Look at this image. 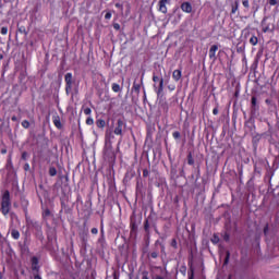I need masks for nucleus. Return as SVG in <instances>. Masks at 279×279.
Wrapping results in <instances>:
<instances>
[{
  "mask_svg": "<svg viewBox=\"0 0 279 279\" xmlns=\"http://www.w3.org/2000/svg\"><path fill=\"white\" fill-rule=\"evenodd\" d=\"M3 58V56H0V60Z\"/></svg>",
  "mask_w": 279,
  "mask_h": 279,
  "instance_id": "61",
  "label": "nucleus"
},
{
  "mask_svg": "<svg viewBox=\"0 0 279 279\" xmlns=\"http://www.w3.org/2000/svg\"><path fill=\"white\" fill-rule=\"evenodd\" d=\"M8 171H12L14 169V163L12 162V154L9 155L5 166Z\"/></svg>",
  "mask_w": 279,
  "mask_h": 279,
  "instance_id": "14",
  "label": "nucleus"
},
{
  "mask_svg": "<svg viewBox=\"0 0 279 279\" xmlns=\"http://www.w3.org/2000/svg\"><path fill=\"white\" fill-rule=\"evenodd\" d=\"M141 86H143V78H141L140 82L134 81L132 93H135L136 95H141Z\"/></svg>",
  "mask_w": 279,
  "mask_h": 279,
  "instance_id": "10",
  "label": "nucleus"
},
{
  "mask_svg": "<svg viewBox=\"0 0 279 279\" xmlns=\"http://www.w3.org/2000/svg\"><path fill=\"white\" fill-rule=\"evenodd\" d=\"M268 232H269V225L267 223V225L264 227V234H265V236H267Z\"/></svg>",
  "mask_w": 279,
  "mask_h": 279,
  "instance_id": "40",
  "label": "nucleus"
},
{
  "mask_svg": "<svg viewBox=\"0 0 279 279\" xmlns=\"http://www.w3.org/2000/svg\"><path fill=\"white\" fill-rule=\"evenodd\" d=\"M27 156H28L27 151H23L21 158L23 160H27Z\"/></svg>",
  "mask_w": 279,
  "mask_h": 279,
  "instance_id": "47",
  "label": "nucleus"
},
{
  "mask_svg": "<svg viewBox=\"0 0 279 279\" xmlns=\"http://www.w3.org/2000/svg\"><path fill=\"white\" fill-rule=\"evenodd\" d=\"M90 232H92V234H99V229L93 228V229L90 230Z\"/></svg>",
  "mask_w": 279,
  "mask_h": 279,
  "instance_id": "48",
  "label": "nucleus"
},
{
  "mask_svg": "<svg viewBox=\"0 0 279 279\" xmlns=\"http://www.w3.org/2000/svg\"><path fill=\"white\" fill-rule=\"evenodd\" d=\"M96 125H97V128H100V129L106 128V120H104V119L96 120Z\"/></svg>",
  "mask_w": 279,
  "mask_h": 279,
  "instance_id": "21",
  "label": "nucleus"
},
{
  "mask_svg": "<svg viewBox=\"0 0 279 279\" xmlns=\"http://www.w3.org/2000/svg\"><path fill=\"white\" fill-rule=\"evenodd\" d=\"M105 19H106V21H110V19H112V13L111 12H107L105 14Z\"/></svg>",
  "mask_w": 279,
  "mask_h": 279,
  "instance_id": "39",
  "label": "nucleus"
},
{
  "mask_svg": "<svg viewBox=\"0 0 279 279\" xmlns=\"http://www.w3.org/2000/svg\"><path fill=\"white\" fill-rule=\"evenodd\" d=\"M262 32L264 34H267V33H274V31L276 29V27L274 26V24L269 23L267 24V17H265L263 21H262Z\"/></svg>",
  "mask_w": 279,
  "mask_h": 279,
  "instance_id": "4",
  "label": "nucleus"
},
{
  "mask_svg": "<svg viewBox=\"0 0 279 279\" xmlns=\"http://www.w3.org/2000/svg\"><path fill=\"white\" fill-rule=\"evenodd\" d=\"M80 236H81V239H82L83 242H86V241H87L86 236H88V232H86V233H80Z\"/></svg>",
  "mask_w": 279,
  "mask_h": 279,
  "instance_id": "37",
  "label": "nucleus"
},
{
  "mask_svg": "<svg viewBox=\"0 0 279 279\" xmlns=\"http://www.w3.org/2000/svg\"><path fill=\"white\" fill-rule=\"evenodd\" d=\"M171 0H159L158 5H159V12L162 14H167L168 9H167V3H169Z\"/></svg>",
  "mask_w": 279,
  "mask_h": 279,
  "instance_id": "9",
  "label": "nucleus"
},
{
  "mask_svg": "<svg viewBox=\"0 0 279 279\" xmlns=\"http://www.w3.org/2000/svg\"><path fill=\"white\" fill-rule=\"evenodd\" d=\"M162 90H165V78L160 77L157 95H160V93H162Z\"/></svg>",
  "mask_w": 279,
  "mask_h": 279,
  "instance_id": "16",
  "label": "nucleus"
},
{
  "mask_svg": "<svg viewBox=\"0 0 279 279\" xmlns=\"http://www.w3.org/2000/svg\"><path fill=\"white\" fill-rule=\"evenodd\" d=\"M172 138H174V141H180V138H182V133H180V131H174L172 133Z\"/></svg>",
  "mask_w": 279,
  "mask_h": 279,
  "instance_id": "24",
  "label": "nucleus"
},
{
  "mask_svg": "<svg viewBox=\"0 0 279 279\" xmlns=\"http://www.w3.org/2000/svg\"><path fill=\"white\" fill-rule=\"evenodd\" d=\"M213 114L215 117H217V114H219V104L218 102L216 104V107L213 109Z\"/></svg>",
  "mask_w": 279,
  "mask_h": 279,
  "instance_id": "30",
  "label": "nucleus"
},
{
  "mask_svg": "<svg viewBox=\"0 0 279 279\" xmlns=\"http://www.w3.org/2000/svg\"><path fill=\"white\" fill-rule=\"evenodd\" d=\"M136 230V222H131V232H135Z\"/></svg>",
  "mask_w": 279,
  "mask_h": 279,
  "instance_id": "45",
  "label": "nucleus"
},
{
  "mask_svg": "<svg viewBox=\"0 0 279 279\" xmlns=\"http://www.w3.org/2000/svg\"><path fill=\"white\" fill-rule=\"evenodd\" d=\"M95 276H97V272H96V271H93V272H92V277H95Z\"/></svg>",
  "mask_w": 279,
  "mask_h": 279,
  "instance_id": "60",
  "label": "nucleus"
},
{
  "mask_svg": "<svg viewBox=\"0 0 279 279\" xmlns=\"http://www.w3.org/2000/svg\"><path fill=\"white\" fill-rule=\"evenodd\" d=\"M238 11H239V1H235V2L231 5V14H236Z\"/></svg>",
  "mask_w": 279,
  "mask_h": 279,
  "instance_id": "20",
  "label": "nucleus"
},
{
  "mask_svg": "<svg viewBox=\"0 0 279 279\" xmlns=\"http://www.w3.org/2000/svg\"><path fill=\"white\" fill-rule=\"evenodd\" d=\"M217 51H219V46L213 45L209 49V60H213V62L217 61Z\"/></svg>",
  "mask_w": 279,
  "mask_h": 279,
  "instance_id": "8",
  "label": "nucleus"
},
{
  "mask_svg": "<svg viewBox=\"0 0 279 279\" xmlns=\"http://www.w3.org/2000/svg\"><path fill=\"white\" fill-rule=\"evenodd\" d=\"M210 241L214 245H217V243H219V241H220L219 235L217 233H214Z\"/></svg>",
  "mask_w": 279,
  "mask_h": 279,
  "instance_id": "25",
  "label": "nucleus"
},
{
  "mask_svg": "<svg viewBox=\"0 0 279 279\" xmlns=\"http://www.w3.org/2000/svg\"><path fill=\"white\" fill-rule=\"evenodd\" d=\"M229 263H230V251H227L223 265H228Z\"/></svg>",
  "mask_w": 279,
  "mask_h": 279,
  "instance_id": "28",
  "label": "nucleus"
},
{
  "mask_svg": "<svg viewBox=\"0 0 279 279\" xmlns=\"http://www.w3.org/2000/svg\"><path fill=\"white\" fill-rule=\"evenodd\" d=\"M149 177V170L144 169L143 170V178H148Z\"/></svg>",
  "mask_w": 279,
  "mask_h": 279,
  "instance_id": "43",
  "label": "nucleus"
},
{
  "mask_svg": "<svg viewBox=\"0 0 279 279\" xmlns=\"http://www.w3.org/2000/svg\"><path fill=\"white\" fill-rule=\"evenodd\" d=\"M265 104H267V106H271V99H266Z\"/></svg>",
  "mask_w": 279,
  "mask_h": 279,
  "instance_id": "53",
  "label": "nucleus"
},
{
  "mask_svg": "<svg viewBox=\"0 0 279 279\" xmlns=\"http://www.w3.org/2000/svg\"><path fill=\"white\" fill-rule=\"evenodd\" d=\"M65 81V93L69 95L73 89V74L71 72L66 73L64 76Z\"/></svg>",
  "mask_w": 279,
  "mask_h": 279,
  "instance_id": "3",
  "label": "nucleus"
},
{
  "mask_svg": "<svg viewBox=\"0 0 279 279\" xmlns=\"http://www.w3.org/2000/svg\"><path fill=\"white\" fill-rule=\"evenodd\" d=\"M12 209V199L10 198V191L5 190L1 196L0 202V211L3 217H8L10 215V210Z\"/></svg>",
  "mask_w": 279,
  "mask_h": 279,
  "instance_id": "1",
  "label": "nucleus"
},
{
  "mask_svg": "<svg viewBox=\"0 0 279 279\" xmlns=\"http://www.w3.org/2000/svg\"><path fill=\"white\" fill-rule=\"evenodd\" d=\"M269 5H278V0H269Z\"/></svg>",
  "mask_w": 279,
  "mask_h": 279,
  "instance_id": "49",
  "label": "nucleus"
},
{
  "mask_svg": "<svg viewBox=\"0 0 279 279\" xmlns=\"http://www.w3.org/2000/svg\"><path fill=\"white\" fill-rule=\"evenodd\" d=\"M142 279H149V271L143 270L142 271Z\"/></svg>",
  "mask_w": 279,
  "mask_h": 279,
  "instance_id": "35",
  "label": "nucleus"
},
{
  "mask_svg": "<svg viewBox=\"0 0 279 279\" xmlns=\"http://www.w3.org/2000/svg\"><path fill=\"white\" fill-rule=\"evenodd\" d=\"M24 215H25V219H27V217H29V213L27 210V207L24 208Z\"/></svg>",
  "mask_w": 279,
  "mask_h": 279,
  "instance_id": "51",
  "label": "nucleus"
},
{
  "mask_svg": "<svg viewBox=\"0 0 279 279\" xmlns=\"http://www.w3.org/2000/svg\"><path fill=\"white\" fill-rule=\"evenodd\" d=\"M100 233H101V239H104V225H101Z\"/></svg>",
  "mask_w": 279,
  "mask_h": 279,
  "instance_id": "55",
  "label": "nucleus"
},
{
  "mask_svg": "<svg viewBox=\"0 0 279 279\" xmlns=\"http://www.w3.org/2000/svg\"><path fill=\"white\" fill-rule=\"evenodd\" d=\"M144 230H145L146 234H149V219H145Z\"/></svg>",
  "mask_w": 279,
  "mask_h": 279,
  "instance_id": "26",
  "label": "nucleus"
},
{
  "mask_svg": "<svg viewBox=\"0 0 279 279\" xmlns=\"http://www.w3.org/2000/svg\"><path fill=\"white\" fill-rule=\"evenodd\" d=\"M154 279H165L162 276H156Z\"/></svg>",
  "mask_w": 279,
  "mask_h": 279,
  "instance_id": "57",
  "label": "nucleus"
},
{
  "mask_svg": "<svg viewBox=\"0 0 279 279\" xmlns=\"http://www.w3.org/2000/svg\"><path fill=\"white\" fill-rule=\"evenodd\" d=\"M43 219H47V217H51V210L49 208H45L41 213Z\"/></svg>",
  "mask_w": 279,
  "mask_h": 279,
  "instance_id": "19",
  "label": "nucleus"
},
{
  "mask_svg": "<svg viewBox=\"0 0 279 279\" xmlns=\"http://www.w3.org/2000/svg\"><path fill=\"white\" fill-rule=\"evenodd\" d=\"M181 10L182 12H185V14H191V12H193V5L191 2H183L181 4Z\"/></svg>",
  "mask_w": 279,
  "mask_h": 279,
  "instance_id": "11",
  "label": "nucleus"
},
{
  "mask_svg": "<svg viewBox=\"0 0 279 279\" xmlns=\"http://www.w3.org/2000/svg\"><path fill=\"white\" fill-rule=\"evenodd\" d=\"M95 124V120L92 117H88L86 119V125H94Z\"/></svg>",
  "mask_w": 279,
  "mask_h": 279,
  "instance_id": "31",
  "label": "nucleus"
},
{
  "mask_svg": "<svg viewBox=\"0 0 279 279\" xmlns=\"http://www.w3.org/2000/svg\"><path fill=\"white\" fill-rule=\"evenodd\" d=\"M153 82H155V84L157 82H160V78L158 77V75H156V74L153 75Z\"/></svg>",
  "mask_w": 279,
  "mask_h": 279,
  "instance_id": "46",
  "label": "nucleus"
},
{
  "mask_svg": "<svg viewBox=\"0 0 279 279\" xmlns=\"http://www.w3.org/2000/svg\"><path fill=\"white\" fill-rule=\"evenodd\" d=\"M0 34H1L2 36H7V35H8V26H2V27L0 28Z\"/></svg>",
  "mask_w": 279,
  "mask_h": 279,
  "instance_id": "29",
  "label": "nucleus"
},
{
  "mask_svg": "<svg viewBox=\"0 0 279 279\" xmlns=\"http://www.w3.org/2000/svg\"><path fill=\"white\" fill-rule=\"evenodd\" d=\"M250 44L253 45V47H256V45H258V37H256L255 35H253L250 38Z\"/></svg>",
  "mask_w": 279,
  "mask_h": 279,
  "instance_id": "23",
  "label": "nucleus"
},
{
  "mask_svg": "<svg viewBox=\"0 0 279 279\" xmlns=\"http://www.w3.org/2000/svg\"><path fill=\"white\" fill-rule=\"evenodd\" d=\"M40 259H38V257L36 256H33L31 258V267H32V270L35 271V274H39L40 272Z\"/></svg>",
  "mask_w": 279,
  "mask_h": 279,
  "instance_id": "5",
  "label": "nucleus"
},
{
  "mask_svg": "<svg viewBox=\"0 0 279 279\" xmlns=\"http://www.w3.org/2000/svg\"><path fill=\"white\" fill-rule=\"evenodd\" d=\"M84 114H86L87 117L90 116L93 113V110L89 108V107H86L84 110H83Z\"/></svg>",
  "mask_w": 279,
  "mask_h": 279,
  "instance_id": "34",
  "label": "nucleus"
},
{
  "mask_svg": "<svg viewBox=\"0 0 279 279\" xmlns=\"http://www.w3.org/2000/svg\"><path fill=\"white\" fill-rule=\"evenodd\" d=\"M23 169H24V171H29V163L26 162V163L24 165Z\"/></svg>",
  "mask_w": 279,
  "mask_h": 279,
  "instance_id": "50",
  "label": "nucleus"
},
{
  "mask_svg": "<svg viewBox=\"0 0 279 279\" xmlns=\"http://www.w3.org/2000/svg\"><path fill=\"white\" fill-rule=\"evenodd\" d=\"M111 90H112L113 93H121V85H119V83H113V84L111 85Z\"/></svg>",
  "mask_w": 279,
  "mask_h": 279,
  "instance_id": "17",
  "label": "nucleus"
},
{
  "mask_svg": "<svg viewBox=\"0 0 279 279\" xmlns=\"http://www.w3.org/2000/svg\"><path fill=\"white\" fill-rule=\"evenodd\" d=\"M187 165H190V167H193V165H195V159H193V153L187 154Z\"/></svg>",
  "mask_w": 279,
  "mask_h": 279,
  "instance_id": "18",
  "label": "nucleus"
},
{
  "mask_svg": "<svg viewBox=\"0 0 279 279\" xmlns=\"http://www.w3.org/2000/svg\"><path fill=\"white\" fill-rule=\"evenodd\" d=\"M189 279H195V269L193 266L190 267Z\"/></svg>",
  "mask_w": 279,
  "mask_h": 279,
  "instance_id": "27",
  "label": "nucleus"
},
{
  "mask_svg": "<svg viewBox=\"0 0 279 279\" xmlns=\"http://www.w3.org/2000/svg\"><path fill=\"white\" fill-rule=\"evenodd\" d=\"M223 241H226L228 243V241H230V233L226 232L223 235Z\"/></svg>",
  "mask_w": 279,
  "mask_h": 279,
  "instance_id": "41",
  "label": "nucleus"
},
{
  "mask_svg": "<svg viewBox=\"0 0 279 279\" xmlns=\"http://www.w3.org/2000/svg\"><path fill=\"white\" fill-rule=\"evenodd\" d=\"M130 14V4H128L126 15Z\"/></svg>",
  "mask_w": 279,
  "mask_h": 279,
  "instance_id": "58",
  "label": "nucleus"
},
{
  "mask_svg": "<svg viewBox=\"0 0 279 279\" xmlns=\"http://www.w3.org/2000/svg\"><path fill=\"white\" fill-rule=\"evenodd\" d=\"M113 279H118V278H117V276H114V278H113Z\"/></svg>",
  "mask_w": 279,
  "mask_h": 279,
  "instance_id": "62",
  "label": "nucleus"
},
{
  "mask_svg": "<svg viewBox=\"0 0 279 279\" xmlns=\"http://www.w3.org/2000/svg\"><path fill=\"white\" fill-rule=\"evenodd\" d=\"M182 271V274H184V276L186 275V268H185V266H183V270H181Z\"/></svg>",
  "mask_w": 279,
  "mask_h": 279,
  "instance_id": "56",
  "label": "nucleus"
},
{
  "mask_svg": "<svg viewBox=\"0 0 279 279\" xmlns=\"http://www.w3.org/2000/svg\"><path fill=\"white\" fill-rule=\"evenodd\" d=\"M1 154H2V155H5V154H8V149H5V148H2V149H1Z\"/></svg>",
  "mask_w": 279,
  "mask_h": 279,
  "instance_id": "54",
  "label": "nucleus"
},
{
  "mask_svg": "<svg viewBox=\"0 0 279 279\" xmlns=\"http://www.w3.org/2000/svg\"><path fill=\"white\" fill-rule=\"evenodd\" d=\"M172 78L174 82H178L179 80H182V70H174L172 72Z\"/></svg>",
  "mask_w": 279,
  "mask_h": 279,
  "instance_id": "13",
  "label": "nucleus"
},
{
  "mask_svg": "<svg viewBox=\"0 0 279 279\" xmlns=\"http://www.w3.org/2000/svg\"><path fill=\"white\" fill-rule=\"evenodd\" d=\"M126 125L128 124L123 119H118L113 129V134H116V136H123V130H125Z\"/></svg>",
  "mask_w": 279,
  "mask_h": 279,
  "instance_id": "2",
  "label": "nucleus"
},
{
  "mask_svg": "<svg viewBox=\"0 0 279 279\" xmlns=\"http://www.w3.org/2000/svg\"><path fill=\"white\" fill-rule=\"evenodd\" d=\"M242 5H243L246 10H250V0H242Z\"/></svg>",
  "mask_w": 279,
  "mask_h": 279,
  "instance_id": "33",
  "label": "nucleus"
},
{
  "mask_svg": "<svg viewBox=\"0 0 279 279\" xmlns=\"http://www.w3.org/2000/svg\"><path fill=\"white\" fill-rule=\"evenodd\" d=\"M260 110V106H258V99L256 96H252L251 98V112L254 114L255 112H258Z\"/></svg>",
  "mask_w": 279,
  "mask_h": 279,
  "instance_id": "7",
  "label": "nucleus"
},
{
  "mask_svg": "<svg viewBox=\"0 0 279 279\" xmlns=\"http://www.w3.org/2000/svg\"><path fill=\"white\" fill-rule=\"evenodd\" d=\"M11 121L16 122V121H19V118H17L16 116H13V117L11 118Z\"/></svg>",
  "mask_w": 279,
  "mask_h": 279,
  "instance_id": "52",
  "label": "nucleus"
},
{
  "mask_svg": "<svg viewBox=\"0 0 279 279\" xmlns=\"http://www.w3.org/2000/svg\"><path fill=\"white\" fill-rule=\"evenodd\" d=\"M116 8H118V10H121V12H123V4L122 3L117 2Z\"/></svg>",
  "mask_w": 279,
  "mask_h": 279,
  "instance_id": "44",
  "label": "nucleus"
},
{
  "mask_svg": "<svg viewBox=\"0 0 279 279\" xmlns=\"http://www.w3.org/2000/svg\"><path fill=\"white\" fill-rule=\"evenodd\" d=\"M201 172H199V168L197 170V179H199Z\"/></svg>",
  "mask_w": 279,
  "mask_h": 279,
  "instance_id": "59",
  "label": "nucleus"
},
{
  "mask_svg": "<svg viewBox=\"0 0 279 279\" xmlns=\"http://www.w3.org/2000/svg\"><path fill=\"white\" fill-rule=\"evenodd\" d=\"M113 29H116L117 32H119V29H121V24L114 23V24H113Z\"/></svg>",
  "mask_w": 279,
  "mask_h": 279,
  "instance_id": "42",
  "label": "nucleus"
},
{
  "mask_svg": "<svg viewBox=\"0 0 279 279\" xmlns=\"http://www.w3.org/2000/svg\"><path fill=\"white\" fill-rule=\"evenodd\" d=\"M170 245H171V247H173L174 250H178V240L172 239Z\"/></svg>",
  "mask_w": 279,
  "mask_h": 279,
  "instance_id": "32",
  "label": "nucleus"
},
{
  "mask_svg": "<svg viewBox=\"0 0 279 279\" xmlns=\"http://www.w3.org/2000/svg\"><path fill=\"white\" fill-rule=\"evenodd\" d=\"M84 226H86V222H84Z\"/></svg>",
  "mask_w": 279,
  "mask_h": 279,
  "instance_id": "63",
  "label": "nucleus"
},
{
  "mask_svg": "<svg viewBox=\"0 0 279 279\" xmlns=\"http://www.w3.org/2000/svg\"><path fill=\"white\" fill-rule=\"evenodd\" d=\"M52 123L57 130H62V121L60 120V116L56 114L52 117Z\"/></svg>",
  "mask_w": 279,
  "mask_h": 279,
  "instance_id": "12",
  "label": "nucleus"
},
{
  "mask_svg": "<svg viewBox=\"0 0 279 279\" xmlns=\"http://www.w3.org/2000/svg\"><path fill=\"white\" fill-rule=\"evenodd\" d=\"M22 128H24V130H28L29 122L27 120L22 121Z\"/></svg>",
  "mask_w": 279,
  "mask_h": 279,
  "instance_id": "36",
  "label": "nucleus"
},
{
  "mask_svg": "<svg viewBox=\"0 0 279 279\" xmlns=\"http://www.w3.org/2000/svg\"><path fill=\"white\" fill-rule=\"evenodd\" d=\"M49 175L51 178H56V175H58V169H56V167H50L49 168Z\"/></svg>",
  "mask_w": 279,
  "mask_h": 279,
  "instance_id": "22",
  "label": "nucleus"
},
{
  "mask_svg": "<svg viewBox=\"0 0 279 279\" xmlns=\"http://www.w3.org/2000/svg\"><path fill=\"white\" fill-rule=\"evenodd\" d=\"M25 221H26V228H34L35 230H41V227L38 223V221L32 220V217L26 216Z\"/></svg>",
  "mask_w": 279,
  "mask_h": 279,
  "instance_id": "6",
  "label": "nucleus"
},
{
  "mask_svg": "<svg viewBox=\"0 0 279 279\" xmlns=\"http://www.w3.org/2000/svg\"><path fill=\"white\" fill-rule=\"evenodd\" d=\"M11 236L14 241H19L21 239V232L17 229H12Z\"/></svg>",
  "mask_w": 279,
  "mask_h": 279,
  "instance_id": "15",
  "label": "nucleus"
},
{
  "mask_svg": "<svg viewBox=\"0 0 279 279\" xmlns=\"http://www.w3.org/2000/svg\"><path fill=\"white\" fill-rule=\"evenodd\" d=\"M150 258H158V251H154L149 254Z\"/></svg>",
  "mask_w": 279,
  "mask_h": 279,
  "instance_id": "38",
  "label": "nucleus"
}]
</instances>
